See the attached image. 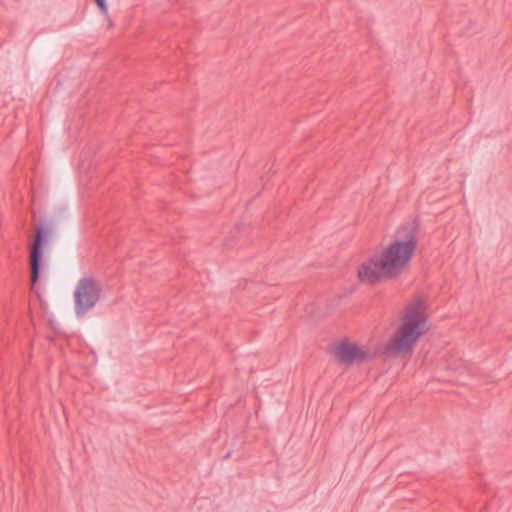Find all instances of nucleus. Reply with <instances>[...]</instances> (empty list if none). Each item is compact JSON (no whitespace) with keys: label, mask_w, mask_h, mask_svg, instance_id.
<instances>
[{"label":"nucleus","mask_w":512,"mask_h":512,"mask_svg":"<svg viewBox=\"0 0 512 512\" xmlns=\"http://www.w3.org/2000/svg\"><path fill=\"white\" fill-rule=\"evenodd\" d=\"M427 302L417 297L409 302L401 316L400 324L383 348L389 358L410 356L418 341L429 331Z\"/></svg>","instance_id":"2"},{"label":"nucleus","mask_w":512,"mask_h":512,"mask_svg":"<svg viewBox=\"0 0 512 512\" xmlns=\"http://www.w3.org/2000/svg\"><path fill=\"white\" fill-rule=\"evenodd\" d=\"M334 355L338 362L343 365L364 363L373 358L371 353L348 340H343L336 344L334 347Z\"/></svg>","instance_id":"5"},{"label":"nucleus","mask_w":512,"mask_h":512,"mask_svg":"<svg viewBox=\"0 0 512 512\" xmlns=\"http://www.w3.org/2000/svg\"><path fill=\"white\" fill-rule=\"evenodd\" d=\"M230 455H231V453H230V452H228V453L224 456V459L229 458V457H230Z\"/></svg>","instance_id":"7"},{"label":"nucleus","mask_w":512,"mask_h":512,"mask_svg":"<svg viewBox=\"0 0 512 512\" xmlns=\"http://www.w3.org/2000/svg\"><path fill=\"white\" fill-rule=\"evenodd\" d=\"M419 220L402 224L395 232L394 240L381 252L373 255L358 268L361 283L377 285L383 279H393L402 274L410 265L417 247Z\"/></svg>","instance_id":"1"},{"label":"nucleus","mask_w":512,"mask_h":512,"mask_svg":"<svg viewBox=\"0 0 512 512\" xmlns=\"http://www.w3.org/2000/svg\"><path fill=\"white\" fill-rule=\"evenodd\" d=\"M102 287L92 277L78 280L74 290V310L77 317H83L100 299Z\"/></svg>","instance_id":"3"},{"label":"nucleus","mask_w":512,"mask_h":512,"mask_svg":"<svg viewBox=\"0 0 512 512\" xmlns=\"http://www.w3.org/2000/svg\"><path fill=\"white\" fill-rule=\"evenodd\" d=\"M101 13L105 16L108 15V7L106 0H94Z\"/></svg>","instance_id":"6"},{"label":"nucleus","mask_w":512,"mask_h":512,"mask_svg":"<svg viewBox=\"0 0 512 512\" xmlns=\"http://www.w3.org/2000/svg\"><path fill=\"white\" fill-rule=\"evenodd\" d=\"M53 226L50 222H41L35 230L30 248L31 283L36 284L41 275L43 266V249L52 234Z\"/></svg>","instance_id":"4"}]
</instances>
